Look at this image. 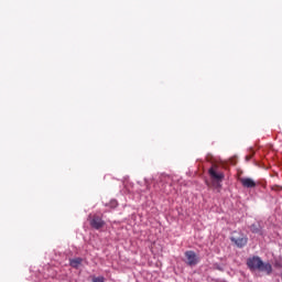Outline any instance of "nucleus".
I'll use <instances>...</instances> for the list:
<instances>
[{
  "label": "nucleus",
  "instance_id": "obj_1",
  "mask_svg": "<svg viewBox=\"0 0 282 282\" xmlns=\"http://www.w3.org/2000/svg\"><path fill=\"white\" fill-rule=\"evenodd\" d=\"M247 267L251 270H258L265 272L267 274H271L273 271L272 264L271 263H264L260 257H252L247 259Z\"/></svg>",
  "mask_w": 282,
  "mask_h": 282
},
{
  "label": "nucleus",
  "instance_id": "obj_2",
  "mask_svg": "<svg viewBox=\"0 0 282 282\" xmlns=\"http://www.w3.org/2000/svg\"><path fill=\"white\" fill-rule=\"evenodd\" d=\"M208 174L212 180L216 182H223L225 178V175L223 172H219V167L217 165H212V167L208 170Z\"/></svg>",
  "mask_w": 282,
  "mask_h": 282
},
{
  "label": "nucleus",
  "instance_id": "obj_3",
  "mask_svg": "<svg viewBox=\"0 0 282 282\" xmlns=\"http://www.w3.org/2000/svg\"><path fill=\"white\" fill-rule=\"evenodd\" d=\"M184 256L186 258V264L191 267H194L199 262L198 256L192 250L186 251Z\"/></svg>",
  "mask_w": 282,
  "mask_h": 282
},
{
  "label": "nucleus",
  "instance_id": "obj_4",
  "mask_svg": "<svg viewBox=\"0 0 282 282\" xmlns=\"http://www.w3.org/2000/svg\"><path fill=\"white\" fill-rule=\"evenodd\" d=\"M104 226H105V221L102 220V218H101L100 216L95 215V216H93V217L90 218V227H93V228L99 230V229H101Z\"/></svg>",
  "mask_w": 282,
  "mask_h": 282
},
{
  "label": "nucleus",
  "instance_id": "obj_5",
  "mask_svg": "<svg viewBox=\"0 0 282 282\" xmlns=\"http://www.w3.org/2000/svg\"><path fill=\"white\" fill-rule=\"evenodd\" d=\"M231 242H234L238 248H242L248 243V237L240 235V237H231Z\"/></svg>",
  "mask_w": 282,
  "mask_h": 282
},
{
  "label": "nucleus",
  "instance_id": "obj_6",
  "mask_svg": "<svg viewBox=\"0 0 282 282\" xmlns=\"http://www.w3.org/2000/svg\"><path fill=\"white\" fill-rule=\"evenodd\" d=\"M239 182L241 183L242 187H245V188H253L257 186L256 181L250 177H241V178H239Z\"/></svg>",
  "mask_w": 282,
  "mask_h": 282
},
{
  "label": "nucleus",
  "instance_id": "obj_7",
  "mask_svg": "<svg viewBox=\"0 0 282 282\" xmlns=\"http://www.w3.org/2000/svg\"><path fill=\"white\" fill-rule=\"evenodd\" d=\"M82 263H83L82 258L70 259V267H73L75 269H78Z\"/></svg>",
  "mask_w": 282,
  "mask_h": 282
},
{
  "label": "nucleus",
  "instance_id": "obj_8",
  "mask_svg": "<svg viewBox=\"0 0 282 282\" xmlns=\"http://www.w3.org/2000/svg\"><path fill=\"white\" fill-rule=\"evenodd\" d=\"M250 230L253 234H259L261 231L260 228L258 226H256V225L250 226Z\"/></svg>",
  "mask_w": 282,
  "mask_h": 282
},
{
  "label": "nucleus",
  "instance_id": "obj_9",
  "mask_svg": "<svg viewBox=\"0 0 282 282\" xmlns=\"http://www.w3.org/2000/svg\"><path fill=\"white\" fill-rule=\"evenodd\" d=\"M93 282H105L102 276L93 278Z\"/></svg>",
  "mask_w": 282,
  "mask_h": 282
},
{
  "label": "nucleus",
  "instance_id": "obj_10",
  "mask_svg": "<svg viewBox=\"0 0 282 282\" xmlns=\"http://www.w3.org/2000/svg\"><path fill=\"white\" fill-rule=\"evenodd\" d=\"M272 191H275V192H279V191H282V186H278V185H273L271 187Z\"/></svg>",
  "mask_w": 282,
  "mask_h": 282
},
{
  "label": "nucleus",
  "instance_id": "obj_11",
  "mask_svg": "<svg viewBox=\"0 0 282 282\" xmlns=\"http://www.w3.org/2000/svg\"><path fill=\"white\" fill-rule=\"evenodd\" d=\"M246 159H247V160H251V159H252V156H246Z\"/></svg>",
  "mask_w": 282,
  "mask_h": 282
},
{
  "label": "nucleus",
  "instance_id": "obj_12",
  "mask_svg": "<svg viewBox=\"0 0 282 282\" xmlns=\"http://www.w3.org/2000/svg\"><path fill=\"white\" fill-rule=\"evenodd\" d=\"M281 279H282V274H281Z\"/></svg>",
  "mask_w": 282,
  "mask_h": 282
}]
</instances>
